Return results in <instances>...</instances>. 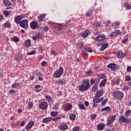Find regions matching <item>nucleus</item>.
Segmentation results:
<instances>
[{
    "label": "nucleus",
    "mask_w": 131,
    "mask_h": 131,
    "mask_svg": "<svg viewBox=\"0 0 131 131\" xmlns=\"http://www.w3.org/2000/svg\"><path fill=\"white\" fill-rule=\"evenodd\" d=\"M89 89H90V80L89 79H84L79 86V90L83 93V92H86Z\"/></svg>",
    "instance_id": "nucleus-1"
},
{
    "label": "nucleus",
    "mask_w": 131,
    "mask_h": 131,
    "mask_svg": "<svg viewBox=\"0 0 131 131\" xmlns=\"http://www.w3.org/2000/svg\"><path fill=\"white\" fill-rule=\"evenodd\" d=\"M113 96L115 99L117 100H121L123 98V93L119 90L114 91L113 94Z\"/></svg>",
    "instance_id": "nucleus-2"
},
{
    "label": "nucleus",
    "mask_w": 131,
    "mask_h": 131,
    "mask_svg": "<svg viewBox=\"0 0 131 131\" xmlns=\"http://www.w3.org/2000/svg\"><path fill=\"white\" fill-rule=\"evenodd\" d=\"M64 71V69L62 67H60L58 70L55 71L53 74L54 77L55 78H60L63 74V72Z\"/></svg>",
    "instance_id": "nucleus-3"
},
{
    "label": "nucleus",
    "mask_w": 131,
    "mask_h": 131,
    "mask_svg": "<svg viewBox=\"0 0 131 131\" xmlns=\"http://www.w3.org/2000/svg\"><path fill=\"white\" fill-rule=\"evenodd\" d=\"M118 122L120 124L125 123L128 124L129 122H130V120H128V119L121 115L119 116Z\"/></svg>",
    "instance_id": "nucleus-4"
},
{
    "label": "nucleus",
    "mask_w": 131,
    "mask_h": 131,
    "mask_svg": "<svg viewBox=\"0 0 131 131\" xmlns=\"http://www.w3.org/2000/svg\"><path fill=\"white\" fill-rule=\"evenodd\" d=\"M19 26H20L21 28L27 29V28H28V19H25L21 20L19 23Z\"/></svg>",
    "instance_id": "nucleus-5"
},
{
    "label": "nucleus",
    "mask_w": 131,
    "mask_h": 131,
    "mask_svg": "<svg viewBox=\"0 0 131 131\" xmlns=\"http://www.w3.org/2000/svg\"><path fill=\"white\" fill-rule=\"evenodd\" d=\"M115 119H116V116H111L107 120V125H111L113 124V122L115 121Z\"/></svg>",
    "instance_id": "nucleus-6"
},
{
    "label": "nucleus",
    "mask_w": 131,
    "mask_h": 131,
    "mask_svg": "<svg viewBox=\"0 0 131 131\" xmlns=\"http://www.w3.org/2000/svg\"><path fill=\"white\" fill-rule=\"evenodd\" d=\"M106 38V36L104 34H99L97 37L95 38L96 41H103Z\"/></svg>",
    "instance_id": "nucleus-7"
},
{
    "label": "nucleus",
    "mask_w": 131,
    "mask_h": 131,
    "mask_svg": "<svg viewBox=\"0 0 131 131\" xmlns=\"http://www.w3.org/2000/svg\"><path fill=\"white\" fill-rule=\"evenodd\" d=\"M24 17V15H17L14 18V21L16 24H20V22H21V20L22 19H23V17Z\"/></svg>",
    "instance_id": "nucleus-8"
},
{
    "label": "nucleus",
    "mask_w": 131,
    "mask_h": 131,
    "mask_svg": "<svg viewBox=\"0 0 131 131\" xmlns=\"http://www.w3.org/2000/svg\"><path fill=\"white\" fill-rule=\"evenodd\" d=\"M58 129L59 130H66V129H68V125L66 123H63L58 126Z\"/></svg>",
    "instance_id": "nucleus-9"
},
{
    "label": "nucleus",
    "mask_w": 131,
    "mask_h": 131,
    "mask_svg": "<svg viewBox=\"0 0 131 131\" xmlns=\"http://www.w3.org/2000/svg\"><path fill=\"white\" fill-rule=\"evenodd\" d=\"M121 32L119 30H117L112 32L110 35V37H114V36H117L119 35Z\"/></svg>",
    "instance_id": "nucleus-10"
},
{
    "label": "nucleus",
    "mask_w": 131,
    "mask_h": 131,
    "mask_svg": "<svg viewBox=\"0 0 131 131\" xmlns=\"http://www.w3.org/2000/svg\"><path fill=\"white\" fill-rule=\"evenodd\" d=\"M33 125H34V122L31 121L28 123V125L25 126V129L29 130V129H31V128H32V126H33Z\"/></svg>",
    "instance_id": "nucleus-11"
},
{
    "label": "nucleus",
    "mask_w": 131,
    "mask_h": 131,
    "mask_svg": "<svg viewBox=\"0 0 131 131\" xmlns=\"http://www.w3.org/2000/svg\"><path fill=\"white\" fill-rule=\"evenodd\" d=\"M104 94V90H99L95 94V98H100V97H102Z\"/></svg>",
    "instance_id": "nucleus-12"
},
{
    "label": "nucleus",
    "mask_w": 131,
    "mask_h": 131,
    "mask_svg": "<svg viewBox=\"0 0 131 131\" xmlns=\"http://www.w3.org/2000/svg\"><path fill=\"white\" fill-rule=\"evenodd\" d=\"M107 68H110L112 70V71H114V70H116V64L115 63H110L107 66Z\"/></svg>",
    "instance_id": "nucleus-13"
},
{
    "label": "nucleus",
    "mask_w": 131,
    "mask_h": 131,
    "mask_svg": "<svg viewBox=\"0 0 131 131\" xmlns=\"http://www.w3.org/2000/svg\"><path fill=\"white\" fill-rule=\"evenodd\" d=\"M39 108L41 109V110L47 109V108H48V103L45 102H41L39 105Z\"/></svg>",
    "instance_id": "nucleus-14"
},
{
    "label": "nucleus",
    "mask_w": 131,
    "mask_h": 131,
    "mask_svg": "<svg viewBox=\"0 0 131 131\" xmlns=\"http://www.w3.org/2000/svg\"><path fill=\"white\" fill-rule=\"evenodd\" d=\"M89 34H91L90 30H85V31L82 33V37L83 38H85L89 36Z\"/></svg>",
    "instance_id": "nucleus-15"
},
{
    "label": "nucleus",
    "mask_w": 131,
    "mask_h": 131,
    "mask_svg": "<svg viewBox=\"0 0 131 131\" xmlns=\"http://www.w3.org/2000/svg\"><path fill=\"white\" fill-rule=\"evenodd\" d=\"M37 26H38V23L36 21H32L30 23V27L32 29H36L37 28Z\"/></svg>",
    "instance_id": "nucleus-16"
},
{
    "label": "nucleus",
    "mask_w": 131,
    "mask_h": 131,
    "mask_svg": "<svg viewBox=\"0 0 131 131\" xmlns=\"http://www.w3.org/2000/svg\"><path fill=\"white\" fill-rule=\"evenodd\" d=\"M104 128H105V124L102 123L99 124L97 126V130H103V129H104Z\"/></svg>",
    "instance_id": "nucleus-17"
},
{
    "label": "nucleus",
    "mask_w": 131,
    "mask_h": 131,
    "mask_svg": "<svg viewBox=\"0 0 131 131\" xmlns=\"http://www.w3.org/2000/svg\"><path fill=\"white\" fill-rule=\"evenodd\" d=\"M52 121V117H48L42 119V122L43 123H49Z\"/></svg>",
    "instance_id": "nucleus-18"
},
{
    "label": "nucleus",
    "mask_w": 131,
    "mask_h": 131,
    "mask_svg": "<svg viewBox=\"0 0 131 131\" xmlns=\"http://www.w3.org/2000/svg\"><path fill=\"white\" fill-rule=\"evenodd\" d=\"M125 55H126V54L122 53V51H119L117 54L118 58H124V57H125Z\"/></svg>",
    "instance_id": "nucleus-19"
},
{
    "label": "nucleus",
    "mask_w": 131,
    "mask_h": 131,
    "mask_svg": "<svg viewBox=\"0 0 131 131\" xmlns=\"http://www.w3.org/2000/svg\"><path fill=\"white\" fill-rule=\"evenodd\" d=\"M73 106L71 104H67L64 106V110L65 111H70L71 109H72Z\"/></svg>",
    "instance_id": "nucleus-20"
},
{
    "label": "nucleus",
    "mask_w": 131,
    "mask_h": 131,
    "mask_svg": "<svg viewBox=\"0 0 131 131\" xmlns=\"http://www.w3.org/2000/svg\"><path fill=\"white\" fill-rule=\"evenodd\" d=\"M90 82H91V84H94V83H95V82H96V83L97 84H99V82H100V79L96 78V79H95V80L93 78L91 79Z\"/></svg>",
    "instance_id": "nucleus-21"
},
{
    "label": "nucleus",
    "mask_w": 131,
    "mask_h": 131,
    "mask_svg": "<svg viewBox=\"0 0 131 131\" xmlns=\"http://www.w3.org/2000/svg\"><path fill=\"white\" fill-rule=\"evenodd\" d=\"M108 45L107 43L103 44L100 48V51H104V50H106V49H107V48H108Z\"/></svg>",
    "instance_id": "nucleus-22"
},
{
    "label": "nucleus",
    "mask_w": 131,
    "mask_h": 131,
    "mask_svg": "<svg viewBox=\"0 0 131 131\" xmlns=\"http://www.w3.org/2000/svg\"><path fill=\"white\" fill-rule=\"evenodd\" d=\"M20 86V83L14 82L11 85L12 89H18Z\"/></svg>",
    "instance_id": "nucleus-23"
},
{
    "label": "nucleus",
    "mask_w": 131,
    "mask_h": 131,
    "mask_svg": "<svg viewBox=\"0 0 131 131\" xmlns=\"http://www.w3.org/2000/svg\"><path fill=\"white\" fill-rule=\"evenodd\" d=\"M42 75H43L39 72L36 74V76L38 78L39 81H42V80H43V79L42 78Z\"/></svg>",
    "instance_id": "nucleus-24"
},
{
    "label": "nucleus",
    "mask_w": 131,
    "mask_h": 131,
    "mask_svg": "<svg viewBox=\"0 0 131 131\" xmlns=\"http://www.w3.org/2000/svg\"><path fill=\"white\" fill-rule=\"evenodd\" d=\"M25 46L27 48H29L30 46H31V41L29 39H27L25 42Z\"/></svg>",
    "instance_id": "nucleus-25"
},
{
    "label": "nucleus",
    "mask_w": 131,
    "mask_h": 131,
    "mask_svg": "<svg viewBox=\"0 0 131 131\" xmlns=\"http://www.w3.org/2000/svg\"><path fill=\"white\" fill-rule=\"evenodd\" d=\"M3 3L5 5V7L7 6H12V3L9 0H3Z\"/></svg>",
    "instance_id": "nucleus-26"
},
{
    "label": "nucleus",
    "mask_w": 131,
    "mask_h": 131,
    "mask_svg": "<svg viewBox=\"0 0 131 131\" xmlns=\"http://www.w3.org/2000/svg\"><path fill=\"white\" fill-rule=\"evenodd\" d=\"M59 106H60V103H59L58 102L57 103H55L53 107V110H56V111H58V110H59Z\"/></svg>",
    "instance_id": "nucleus-27"
},
{
    "label": "nucleus",
    "mask_w": 131,
    "mask_h": 131,
    "mask_svg": "<svg viewBox=\"0 0 131 131\" xmlns=\"http://www.w3.org/2000/svg\"><path fill=\"white\" fill-rule=\"evenodd\" d=\"M84 50L88 53H93V51L89 46H84L83 48Z\"/></svg>",
    "instance_id": "nucleus-28"
},
{
    "label": "nucleus",
    "mask_w": 131,
    "mask_h": 131,
    "mask_svg": "<svg viewBox=\"0 0 131 131\" xmlns=\"http://www.w3.org/2000/svg\"><path fill=\"white\" fill-rule=\"evenodd\" d=\"M70 120H75V118H76V116L74 114H71L69 115Z\"/></svg>",
    "instance_id": "nucleus-29"
},
{
    "label": "nucleus",
    "mask_w": 131,
    "mask_h": 131,
    "mask_svg": "<svg viewBox=\"0 0 131 131\" xmlns=\"http://www.w3.org/2000/svg\"><path fill=\"white\" fill-rule=\"evenodd\" d=\"M4 27H5V28H10L11 27V23L9 21H6L4 24Z\"/></svg>",
    "instance_id": "nucleus-30"
},
{
    "label": "nucleus",
    "mask_w": 131,
    "mask_h": 131,
    "mask_svg": "<svg viewBox=\"0 0 131 131\" xmlns=\"http://www.w3.org/2000/svg\"><path fill=\"white\" fill-rule=\"evenodd\" d=\"M106 81H107V80H106V79L102 80L99 84V86L100 88H102V86H104V85L106 84Z\"/></svg>",
    "instance_id": "nucleus-31"
},
{
    "label": "nucleus",
    "mask_w": 131,
    "mask_h": 131,
    "mask_svg": "<svg viewBox=\"0 0 131 131\" xmlns=\"http://www.w3.org/2000/svg\"><path fill=\"white\" fill-rule=\"evenodd\" d=\"M50 115L52 117H56V116H58V112L52 111L50 113Z\"/></svg>",
    "instance_id": "nucleus-32"
},
{
    "label": "nucleus",
    "mask_w": 131,
    "mask_h": 131,
    "mask_svg": "<svg viewBox=\"0 0 131 131\" xmlns=\"http://www.w3.org/2000/svg\"><path fill=\"white\" fill-rule=\"evenodd\" d=\"M36 35L37 36V37L38 38H42L43 36V34L41 32H38L36 34Z\"/></svg>",
    "instance_id": "nucleus-33"
},
{
    "label": "nucleus",
    "mask_w": 131,
    "mask_h": 131,
    "mask_svg": "<svg viewBox=\"0 0 131 131\" xmlns=\"http://www.w3.org/2000/svg\"><path fill=\"white\" fill-rule=\"evenodd\" d=\"M124 8H126L125 10L126 11H127V10H130L131 9V6H129L128 5V3H125L124 4Z\"/></svg>",
    "instance_id": "nucleus-34"
},
{
    "label": "nucleus",
    "mask_w": 131,
    "mask_h": 131,
    "mask_svg": "<svg viewBox=\"0 0 131 131\" xmlns=\"http://www.w3.org/2000/svg\"><path fill=\"white\" fill-rule=\"evenodd\" d=\"M45 18H46V14H40L38 17V20H39V21H42V20H43V19H45Z\"/></svg>",
    "instance_id": "nucleus-35"
},
{
    "label": "nucleus",
    "mask_w": 131,
    "mask_h": 131,
    "mask_svg": "<svg viewBox=\"0 0 131 131\" xmlns=\"http://www.w3.org/2000/svg\"><path fill=\"white\" fill-rule=\"evenodd\" d=\"M101 25H102V24L99 22H95L94 23V26L96 28H98V27H101Z\"/></svg>",
    "instance_id": "nucleus-36"
},
{
    "label": "nucleus",
    "mask_w": 131,
    "mask_h": 131,
    "mask_svg": "<svg viewBox=\"0 0 131 131\" xmlns=\"http://www.w3.org/2000/svg\"><path fill=\"white\" fill-rule=\"evenodd\" d=\"M111 110V108H110V106H106L101 109L102 112H103V111H110Z\"/></svg>",
    "instance_id": "nucleus-37"
},
{
    "label": "nucleus",
    "mask_w": 131,
    "mask_h": 131,
    "mask_svg": "<svg viewBox=\"0 0 131 131\" xmlns=\"http://www.w3.org/2000/svg\"><path fill=\"white\" fill-rule=\"evenodd\" d=\"M11 40H13L14 42H18L19 39L18 37L14 36L11 38Z\"/></svg>",
    "instance_id": "nucleus-38"
},
{
    "label": "nucleus",
    "mask_w": 131,
    "mask_h": 131,
    "mask_svg": "<svg viewBox=\"0 0 131 131\" xmlns=\"http://www.w3.org/2000/svg\"><path fill=\"white\" fill-rule=\"evenodd\" d=\"M78 107L81 110H85V106H84V104H83L82 103H80L79 104Z\"/></svg>",
    "instance_id": "nucleus-39"
},
{
    "label": "nucleus",
    "mask_w": 131,
    "mask_h": 131,
    "mask_svg": "<svg viewBox=\"0 0 131 131\" xmlns=\"http://www.w3.org/2000/svg\"><path fill=\"white\" fill-rule=\"evenodd\" d=\"M92 14H93V9H90V11L86 12L85 15L88 16V17H90V16H91Z\"/></svg>",
    "instance_id": "nucleus-40"
},
{
    "label": "nucleus",
    "mask_w": 131,
    "mask_h": 131,
    "mask_svg": "<svg viewBox=\"0 0 131 131\" xmlns=\"http://www.w3.org/2000/svg\"><path fill=\"white\" fill-rule=\"evenodd\" d=\"M107 102H108V99H104L103 101V102H101L102 107H105V106H106V104H107Z\"/></svg>",
    "instance_id": "nucleus-41"
},
{
    "label": "nucleus",
    "mask_w": 131,
    "mask_h": 131,
    "mask_svg": "<svg viewBox=\"0 0 131 131\" xmlns=\"http://www.w3.org/2000/svg\"><path fill=\"white\" fill-rule=\"evenodd\" d=\"M127 41H128V36H125L124 38L122 40V42H123V43H126Z\"/></svg>",
    "instance_id": "nucleus-42"
},
{
    "label": "nucleus",
    "mask_w": 131,
    "mask_h": 131,
    "mask_svg": "<svg viewBox=\"0 0 131 131\" xmlns=\"http://www.w3.org/2000/svg\"><path fill=\"white\" fill-rule=\"evenodd\" d=\"M9 93L11 96H13V95H15V94H16V91L14 89H11L9 91Z\"/></svg>",
    "instance_id": "nucleus-43"
},
{
    "label": "nucleus",
    "mask_w": 131,
    "mask_h": 131,
    "mask_svg": "<svg viewBox=\"0 0 131 131\" xmlns=\"http://www.w3.org/2000/svg\"><path fill=\"white\" fill-rule=\"evenodd\" d=\"M57 84H64V79L62 80H59L58 81L56 82Z\"/></svg>",
    "instance_id": "nucleus-44"
},
{
    "label": "nucleus",
    "mask_w": 131,
    "mask_h": 131,
    "mask_svg": "<svg viewBox=\"0 0 131 131\" xmlns=\"http://www.w3.org/2000/svg\"><path fill=\"white\" fill-rule=\"evenodd\" d=\"M98 91V85L95 84L93 87H92V91L95 92Z\"/></svg>",
    "instance_id": "nucleus-45"
},
{
    "label": "nucleus",
    "mask_w": 131,
    "mask_h": 131,
    "mask_svg": "<svg viewBox=\"0 0 131 131\" xmlns=\"http://www.w3.org/2000/svg\"><path fill=\"white\" fill-rule=\"evenodd\" d=\"M45 98L46 99V100H47V101L49 102V103H50V102L52 101V97H51V96H50L49 95H47L45 97Z\"/></svg>",
    "instance_id": "nucleus-46"
},
{
    "label": "nucleus",
    "mask_w": 131,
    "mask_h": 131,
    "mask_svg": "<svg viewBox=\"0 0 131 131\" xmlns=\"http://www.w3.org/2000/svg\"><path fill=\"white\" fill-rule=\"evenodd\" d=\"M130 114H131V110H127V111H126L125 112V116L126 117H127V116H128Z\"/></svg>",
    "instance_id": "nucleus-47"
},
{
    "label": "nucleus",
    "mask_w": 131,
    "mask_h": 131,
    "mask_svg": "<svg viewBox=\"0 0 131 131\" xmlns=\"http://www.w3.org/2000/svg\"><path fill=\"white\" fill-rule=\"evenodd\" d=\"M93 103H96V104L99 103V100L98 99V98H94L93 99Z\"/></svg>",
    "instance_id": "nucleus-48"
},
{
    "label": "nucleus",
    "mask_w": 131,
    "mask_h": 131,
    "mask_svg": "<svg viewBox=\"0 0 131 131\" xmlns=\"http://www.w3.org/2000/svg\"><path fill=\"white\" fill-rule=\"evenodd\" d=\"M78 48V49H81V48H83V43H77Z\"/></svg>",
    "instance_id": "nucleus-49"
},
{
    "label": "nucleus",
    "mask_w": 131,
    "mask_h": 131,
    "mask_svg": "<svg viewBox=\"0 0 131 131\" xmlns=\"http://www.w3.org/2000/svg\"><path fill=\"white\" fill-rule=\"evenodd\" d=\"M60 119H61V118L60 117V116L54 118H52V120H53V121H57Z\"/></svg>",
    "instance_id": "nucleus-50"
},
{
    "label": "nucleus",
    "mask_w": 131,
    "mask_h": 131,
    "mask_svg": "<svg viewBox=\"0 0 131 131\" xmlns=\"http://www.w3.org/2000/svg\"><path fill=\"white\" fill-rule=\"evenodd\" d=\"M43 31H45V32H48V31H49V26H45L43 27Z\"/></svg>",
    "instance_id": "nucleus-51"
},
{
    "label": "nucleus",
    "mask_w": 131,
    "mask_h": 131,
    "mask_svg": "<svg viewBox=\"0 0 131 131\" xmlns=\"http://www.w3.org/2000/svg\"><path fill=\"white\" fill-rule=\"evenodd\" d=\"M27 55H28L29 56L31 55H35V51L33 50L32 52L28 53Z\"/></svg>",
    "instance_id": "nucleus-52"
},
{
    "label": "nucleus",
    "mask_w": 131,
    "mask_h": 131,
    "mask_svg": "<svg viewBox=\"0 0 131 131\" xmlns=\"http://www.w3.org/2000/svg\"><path fill=\"white\" fill-rule=\"evenodd\" d=\"M4 15H5V17H8L10 15V12L8 11H4Z\"/></svg>",
    "instance_id": "nucleus-53"
},
{
    "label": "nucleus",
    "mask_w": 131,
    "mask_h": 131,
    "mask_svg": "<svg viewBox=\"0 0 131 131\" xmlns=\"http://www.w3.org/2000/svg\"><path fill=\"white\" fill-rule=\"evenodd\" d=\"M73 131H79V127L75 126L73 128Z\"/></svg>",
    "instance_id": "nucleus-54"
},
{
    "label": "nucleus",
    "mask_w": 131,
    "mask_h": 131,
    "mask_svg": "<svg viewBox=\"0 0 131 131\" xmlns=\"http://www.w3.org/2000/svg\"><path fill=\"white\" fill-rule=\"evenodd\" d=\"M91 117L92 120H94V119H96V117H97V115L94 114L93 115H92Z\"/></svg>",
    "instance_id": "nucleus-55"
},
{
    "label": "nucleus",
    "mask_w": 131,
    "mask_h": 131,
    "mask_svg": "<svg viewBox=\"0 0 131 131\" xmlns=\"http://www.w3.org/2000/svg\"><path fill=\"white\" fill-rule=\"evenodd\" d=\"M125 78H126V81H129V80H130L131 79L130 76H129V75H127L125 77Z\"/></svg>",
    "instance_id": "nucleus-56"
},
{
    "label": "nucleus",
    "mask_w": 131,
    "mask_h": 131,
    "mask_svg": "<svg viewBox=\"0 0 131 131\" xmlns=\"http://www.w3.org/2000/svg\"><path fill=\"white\" fill-rule=\"evenodd\" d=\"M98 100V102L100 103V102H103L104 101V98L103 97H101V98H97Z\"/></svg>",
    "instance_id": "nucleus-57"
},
{
    "label": "nucleus",
    "mask_w": 131,
    "mask_h": 131,
    "mask_svg": "<svg viewBox=\"0 0 131 131\" xmlns=\"http://www.w3.org/2000/svg\"><path fill=\"white\" fill-rule=\"evenodd\" d=\"M46 65H47V61H42L41 63V66H42V67H45Z\"/></svg>",
    "instance_id": "nucleus-58"
},
{
    "label": "nucleus",
    "mask_w": 131,
    "mask_h": 131,
    "mask_svg": "<svg viewBox=\"0 0 131 131\" xmlns=\"http://www.w3.org/2000/svg\"><path fill=\"white\" fill-rule=\"evenodd\" d=\"M115 25L117 27V28H118V26L120 25V23H119V21H116L115 23Z\"/></svg>",
    "instance_id": "nucleus-59"
},
{
    "label": "nucleus",
    "mask_w": 131,
    "mask_h": 131,
    "mask_svg": "<svg viewBox=\"0 0 131 131\" xmlns=\"http://www.w3.org/2000/svg\"><path fill=\"white\" fill-rule=\"evenodd\" d=\"M16 60H22V55H17V59Z\"/></svg>",
    "instance_id": "nucleus-60"
},
{
    "label": "nucleus",
    "mask_w": 131,
    "mask_h": 131,
    "mask_svg": "<svg viewBox=\"0 0 131 131\" xmlns=\"http://www.w3.org/2000/svg\"><path fill=\"white\" fill-rule=\"evenodd\" d=\"M30 80H33L35 79V76L34 75H32L29 77Z\"/></svg>",
    "instance_id": "nucleus-61"
},
{
    "label": "nucleus",
    "mask_w": 131,
    "mask_h": 131,
    "mask_svg": "<svg viewBox=\"0 0 131 131\" xmlns=\"http://www.w3.org/2000/svg\"><path fill=\"white\" fill-rule=\"evenodd\" d=\"M32 39H33V40H37V39H38V38L37 37V36L36 35L35 36H32Z\"/></svg>",
    "instance_id": "nucleus-62"
},
{
    "label": "nucleus",
    "mask_w": 131,
    "mask_h": 131,
    "mask_svg": "<svg viewBox=\"0 0 131 131\" xmlns=\"http://www.w3.org/2000/svg\"><path fill=\"white\" fill-rule=\"evenodd\" d=\"M28 106L29 108H33V104L31 102H29L28 103Z\"/></svg>",
    "instance_id": "nucleus-63"
},
{
    "label": "nucleus",
    "mask_w": 131,
    "mask_h": 131,
    "mask_svg": "<svg viewBox=\"0 0 131 131\" xmlns=\"http://www.w3.org/2000/svg\"><path fill=\"white\" fill-rule=\"evenodd\" d=\"M34 89H40V85L36 84V85H35Z\"/></svg>",
    "instance_id": "nucleus-64"
}]
</instances>
